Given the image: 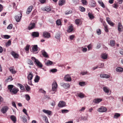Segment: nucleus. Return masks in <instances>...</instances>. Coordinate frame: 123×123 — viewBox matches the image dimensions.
<instances>
[{"instance_id":"obj_8","label":"nucleus","mask_w":123,"mask_h":123,"mask_svg":"<svg viewBox=\"0 0 123 123\" xmlns=\"http://www.w3.org/2000/svg\"><path fill=\"white\" fill-rule=\"evenodd\" d=\"M35 26V24L34 23H32L29 25L28 29L29 30H31L34 28Z\"/></svg>"},{"instance_id":"obj_37","label":"nucleus","mask_w":123,"mask_h":123,"mask_svg":"<svg viewBox=\"0 0 123 123\" xmlns=\"http://www.w3.org/2000/svg\"><path fill=\"white\" fill-rule=\"evenodd\" d=\"M115 41L113 40H111L110 41V45L113 47L114 46L115 44Z\"/></svg>"},{"instance_id":"obj_64","label":"nucleus","mask_w":123,"mask_h":123,"mask_svg":"<svg viewBox=\"0 0 123 123\" xmlns=\"http://www.w3.org/2000/svg\"><path fill=\"white\" fill-rule=\"evenodd\" d=\"M44 120L45 121L46 123H49L48 121V120L47 117L46 116L44 117Z\"/></svg>"},{"instance_id":"obj_15","label":"nucleus","mask_w":123,"mask_h":123,"mask_svg":"<svg viewBox=\"0 0 123 123\" xmlns=\"http://www.w3.org/2000/svg\"><path fill=\"white\" fill-rule=\"evenodd\" d=\"M106 19L107 22L110 25L112 26L114 25V23L111 21L109 17L106 18Z\"/></svg>"},{"instance_id":"obj_13","label":"nucleus","mask_w":123,"mask_h":123,"mask_svg":"<svg viewBox=\"0 0 123 123\" xmlns=\"http://www.w3.org/2000/svg\"><path fill=\"white\" fill-rule=\"evenodd\" d=\"M102 101V99L101 98H97L94 99L93 100V102L96 104H98Z\"/></svg>"},{"instance_id":"obj_30","label":"nucleus","mask_w":123,"mask_h":123,"mask_svg":"<svg viewBox=\"0 0 123 123\" xmlns=\"http://www.w3.org/2000/svg\"><path fill=\"white\" fill-rule=\"evenodd\" d=\"M14 68L13 67H12L9 68V70L13 74H15L16 73V71L14 70Z\"/></svg>"},{"instance_id":"obj_39","label":"nucleus","mask_w":123,"mask_h":123,"mask_svg":"<svg viewBox=\"0 0 123 123\" xmlns=\"http://www.w3.org/2000/svg\"><path fill=\"white\" fill-rule=\"evenodd\" d=\"M18 86H19L21 90H24L25 88L24 86L22 85L19 83H18Z\"/></svg>"},{"instance_id":"obj_25","label":"nucleus","mask_w":123,"mask_h":123,"mask_svg":"<svg viewBox=\"0 0 123 123\" xmlns=\"http://www.w3.org/2000/svg\"><path fill=\"white\" fill-rule=\"evenodd\" d=\"M98 2L100 4V5L103 8H105V5L101 0H99L98 1Z\"/></svg>"},{"instance_id":"obj_19","label":"nucleus","mask_w":123,"mask_h":123,"mask_svg":"<svg viewBox=\"0 0 123 123\" xmlns=\"http://www.w3.org/2000/svg\"><path fill=\"white\" fill-rule=\"evenodd\" d=\"M33 8L32 6H29L27 9V11L26 12V13L27 14H29L31 12Z\"/></svg>"},{"instance_id":"obj_34","label":"nucleus","mask_w":123,"mask_h":123,"mask_svg":"<svg viewBox=\"0 0 123 123\" xmlns=\"http://www.w3.org/2000/svg\"><path fill=\"white\" fill-rule=\"evenodd\" d=\"M88 116H84L81 117V120L84 121H86L88 120Z\"/></svg>"},{"instance_id":"obj_24","label":"nucleus","mask_w":123,"mask_h":123,"mask_svg":"<svg viewBox=\"0 0 123 123\" xmlns=\"http://www.w3.org/2000/svg\"><path fill=\"white\" fill-rule=\"evenodd\" d=\"M103 89L104 91L106 93H108L109 91V88L106 87H103Z\"/></svg>"},{"instance_id":"obj_38","label":"nucleus","mask_w":123,"mask_h":123,"mask_svg":"<svg viewBox=\"0 0 123 123\" xmlns=\"http://www.w3.org/2000/svg\"><path fill=\"white\" fill-rule=\"evenodd\" d=\"M13 86L12 85H9L8 86L7 88L9 90L10 92V90H12L13 89Z\"/></svg>"},{"instance_id":"obj_56","label":"nucleus","mask_w":123,"mask_h":123,"mask_svg":"<svg viewBox=\"0 0 123 123\" xmlns=\"http://www.w3.org/2000/svg\"><path fill=\"white\" fill-rule=\"evenodd\" d=\"M12 27V24H9L7 27V29H11Z\"/></svg>"},{"instance_id":"obj_32","label":"nucleus","mask_w":123,"mask_h":123,"mask_svg":"<svg viewBox=\"0 0 123 123\" xmlns=\"http://www.w3.org/2000/svg\"><path fill=\"white\" fill-rule=\"evenodd\" d=\"M53 64V62L50 60H48L45 62V64L47 66H49Z\"/></svg>"},{"instance_id":"obj_48","label":"nucleus","mask_w":123,"mask_h":123,"mask_svg":"<svg viewBox=\"0 0 123 123\" xmlns=\"http://www.w3.org/2000/svg\"><path fill=\"white\" fill-rule=\"evenodd\" d=\"M60 34L57 33L55 35V37L57 39H59L60 37Z\"/></svg>"},{"instance_id":"obj_40","label":"nucleus","mask_w":123,"mask_h":123,"mask_svg":"<svg viewBox=\"0 0 123 123\" xmlns=\"http://www.w3.org/2000/svg\"><path fill=\"white\" fill-rule=\"evenodd\" d=\"M25 96L26 99L27 101H29L30 99V97L28 94H26L25 95Z\"/></svg>"},{"instance_id":"obj_58","label":"nucleus","mask_w":123,"mask_h":123,"mask_svg":"<svg viewBox=\"0 0 123 123\" xmlns=\"http://www.w3.org/2000/svg\"><path fill=\"white\" fill-rule=\"evenodd\" d=\"M30 45H27L25 47V49L26 51H27L29 50Z\"/></svg>"},{"instance_id":"obj_51","label":"nucleus","mask_w":123,"mask_h":123,"mask_svg":"<svg viewBox=\"0 0 123 123\" xmlns=\"http://www.w3.org/2000/svg\"><path fill=\"white\" fill-rule=\"evenodd\" d=\"M3 36L4 37V38H5L6 39H8L10 37V36L8 35H3Z\"/></svg>"},{"instance_id":"obj_31","label":"nucleus","mask_w":123,"mask_h":123,"mask_svg":"<svg viewBox=\"0 0 123 123\" xmlns=\"http://www.w3.org/2000/svg\"><path fill=\"white\" fill-rule=\"evenodd\" d=\"M73 26L71 25L68 28V29L67 31L68 32H70L73 31Z\"/></svg>"},{"instance_id":"obj_47","label":"nucleus","mask_w":123,"mask_h":123,"mask_svg":"<svg viewBox=\"0 0 123 123\" xmlns=\"http://www.w3.org/2000/svg\"><path fill=\"white\" fill-rule=\"evenodd\" d=\"M77 95L78 96L81 98H83L84 97V95L82 93H78Z\"/></svg>"},{"instance_id":"obj_9","label":"nucleus","mask_w":123,"mask_h":123,"mask_svg":"<svg viewBox=\"0 0 123 123\" xmlns=\"http://www.w3.org/2000/svg\"><path fill=\"white\" fill-rule=\"evenodd\" d=\"M34 63L37 66L40 68H42L43 66V65L42 63L38 60Z\"/></svg>"},{"instance_id":"obj_22","label":"nucleus","mask_w":123,"mask_h":123,"mask_svg":"<svg viewBox=\"0 0 123 123\" xmlns=\"http://www.w3.org/2000/svg\"><path fill=\"white\" fill-rule=\"evenodd\" d=\"M10 118L14 123H15L16 121V118L15 116L14 115H11L10 117Z\"/></svg>"},{"instance_id":"obj_46","label":"nucleus","mask_w":123,"mask_h":123,"mask_svg":"<svg viewBox=\"0 0 123 123\" xmlns=\"http://www.w3.org/2000/svg\"><path fill=\"white\" fill-rule=\"evenodd\" d=\"M61 111L62 113L64 114L68 113L69 111L67 109H63Z\"/></svg>"},{"instance_id":"obj_49","label":"nucleus","mask_w":123,"mask_h":123,"mask_svg":"<svg viewBox=\"0 0 123 123\" xmlns=\"http://www.w3.org/2000/svg\"><path fill=\"white\" fill-rule=\"evenodd\" d=\"M106 99H107L109 100H112L114 99V98L112 96H110L107 97Z\"/></svg>"},{"instance_id":"obj_33","label":"nucleus","mask_w":123,"mask_h":123,"mask_svg":"<svg viewBox=\"0 0 123 123\" xmlns=\"http://www.w3.org/2000/svg\"><path fill=\"white\" fill-rule=\"evenodd\" d=\"M101 57L103 59H106L107 58V55L106 54H103L101 55Z\"/></svg>"},{"instance_id":"obj_53","label":"nucleus","mask_w":123,"mask_h":123,"mask_svg":"<svg viewBox=\"0 0 123 123\" xmlns=\"http://www.w3.org/2000/svg\"><path fill=\"white\" fill-rule=\"evenodd\" d=\"M80 10L82 12H84L85 10V8L83 7H80Z\"/></svg>"},{"instance_id":"obj_60","label":"nucleus","mask_w":123,"mask_h":123,"mask_svg":"<svg viewBox=\"0 0 123 123\" xmlns=\"http://www.w3.org/2000/svg\"><path fill=\"white\" fill-rule=\"evenodd\" d=\"M104 30L106 32H108V27L106 25H104Z\"/></svg>"},{"instance_id":"obj_57","label":"nucleus","mask_w":123,"mask_h":123,"mask_svg":"<svg viewBox=\"0 0 123 123\" xmlns=\"http://www.w3.org/2000/svg\"><path fill=\"white\" fill-rule=\"evenodd\" d=\"M81 2L82 4L85 5H87V1L86 0H82Z\"/></svg>"},{"instance_id":"obj_2","label":"nucleus","mask_w":123,"mask_h":123,"mask_svg":"<svg viewBox=\"0 0 123 123\" xmlns=\"http://www.w3.org/2000/svg\"><path fill=\"white\" fill-rule=\"evenodd\" d=\"M42 35L44 38H48L50 37L49 33L47 31H44Z\"/></svg>"},{"instance_id":"obj_20","label":"nucleus","mask_w":123,"mask_h":123,"mask_svg":"<svg viewBox=\"0 0 123 123\" xmlns=\"http://www.w3.org/2000/svg\"><path fill=\"white\" fill-rule=\"evenodd\" d=\"M41 52L42 55L45 58H48V57L49 56L48 54L44 50H42L41 51Z\"/></svg>"},{"instance_id":"obj_1","label":"nucleus","mask_w":123,"mask_h":123,"mask_svg":"<svg viewBox=\"0 0 123 123\" xmlns=\"http://www.w3.org/2000/svg\"><path fill=\"white\" fill-rule=\"evenodd\" d=\"M107 110V109L105 107L102 106L99 108L97 111L99 112H106Z\"/></svg>"},{"instance_id":"obj_28","label":"nucleus","mask_w":123,"mask_h":123,"mask_svg":"<svg viewBox=\"0 0 123 123\" xmlns=\"http://www.w3.org/2000/svg\"><path fill=\"white\" fill-rule=\"evenodd\" d=\"M40 77L37 75H36L34 79L35 82L36 83H37L38 81L40 80Z\"/></svg>"},{"instance_id":"obj_55","label":"nucleus","mask_w":123,"mask_h":123,"mask_svg":"<svg viewBox=\"0 0 123 123\" xmlns=\"http://www.w3.org/2000/svg\"><path fill=\"white\" fill-rule=\"evenodd\" d=\"M88 15L90 18L91 19H92L94 18V17L93 15L90 13H88Z\"/></svg>"},{"instance_id":"obj_23","label":"nucleus","mask_w":123,"mask_h":123,"mask_svg":"<svg viewBox=\"0 0 123 123\" xmlns=\"http://www.w3.org/2000/svg\"><path fill=\"white\" fill-rule=\"evenodd\" d=\"M118 31H122V26L120 23H119L118 24Z\"/></svg>"},{"instance_id":"obj_11","label":"nucleus","mask_w":123,"mask_h":123,"mask_svg":"<svg viewBox=\"0 0 123 123\" xmlns=\"http://www.w3.org/2000/svg\"><path fill=\"white\" fill-rule=\"evenodd\" d=\"M89 5L90 7H94L96 6V2L94 0H92L90 2Z\"/></svg>"},{"instance_id":"obj_3","label":"nucleus","mask_w":123,"mask_h":123,"mask_svg":"<svg viewBox=\"0 0 123 123\" xmlns=\"http://www.w3.org/2000/svg\"><path fill=\"white\" fill-rule=\"evenodd\" d=\"M64 80L68 82H70L71 80V78L70 75L69 74H67L65 76Z\"/></svg>"},{"instance_id":"obj_41","label":"nucleus","mask_w":123,"mask_h":123,"mask_svg":"<svg viewBox=\"0 0 123 123\" xmlns=\"http://www.w3.org/2000/svg\"><path fill=\"white\" fill-rule=\"evenodd\" d=\"M79 84L81 86H84L86 85L85 82L84 81L80 82L79 83Z\"/></svg>"},{"instance_id":"obj_4","label":"nucleus","mask_w":123,"mask_h":123,"mask_svg":"<svg viewBox=\"0 0 123 123\" xmlns=\"http://www.w3.org/2000/svg\"><path fill=\"white\" fill-rule=\"evenodd\" d=\"M52 89L53 91H55L56 90L57 85L56 82L55 81L53 82L52 85Z\"/></svg>"},{"instance_id":"obj_29","label":"nucleus","mask_w":123,"mask_h":123,"mask_svg":"<svg viewBox=\"0 0 123 123\" xmlns=\"http://www.w3.org/2000/svg\"><path fill=\"white\" fill-rule=\"evenodd\" d=\"M33 77V74H32L31 73H29V75H28L27 77V78L29 80H31Z\"/></svg>"},{"instance_id":"obj_36","label":"nucleus","mask_w":123,"mask_h":123,"mask_svg":"<svg viewBox=\"0 0 123 123\" xmlns=\"http://www.w3.org/2000/svg\"><path fill=\"white\" fill-rule=\"evenodd\" d=\"M25 88L26 90L27 91H29L30 90L31 88L29 86L26 84L25 85Z\"/></svg>"},{"instance_id":"obj_27","label":"nucleus","mask_w":123,"mask_h":123,"mask_svg":"<svg viewBox=\"0 0 123 123\" xmlns=\"http://www.w3.org/2000/svg\"><path fill=\"white\" fill-rule=\"evenodd\" d=\"M116 70L118 72H122L123 71V68L121 67H118L116 68Z\"/></svg>"},{"instance_id":"obj_7","label":"nucleus","mask_w":123,"mask_h":123,"mask_svg":"<svg viewBox=\"0 0 123 123\" xmlns=\"http://www.w3.org/2000/svg\"><path fill=\"white\" fill-rule=\"evenodd\" d=\"M8 107L7 106H4L1 109V111L3 113H5L8 110Z\"/></svg>"},{"instance_id":"obj_45","label":"nucleus","mask_w":123,"mask_h":123,"mask_svg":"<svg viewBox=\"0 0 123 123\" xmlns=\"http://www.w3.org/2000/svg\"><path fill=\"white\" fill-rule=\"evenodd\" d=\"M28 64L30 65H33V62L32 60L30 59H28Z\"/></svg>"},{"instance_id":"obj_50","label":"nucleus","mask_w":123,"mask_h":123,"mask_svg":"<svg viewBox=\"0 0 123 123\" xmlns=\"http://www.w3.org/2000/svg\"><path fill=\"white\" fill-rule=\"evenodd\" d=\"M72 12V11L71 10H68L65 12V13L66 15H68L69 14L71 13Z\"/></svg>"},{"instance_id":"obj_52","label":"nucleus","mask_w":123,"mask_h":123,"mask_svg":"<svg viewBox=\"0 0 123 123\" xmlns=\"http://www.w3.org/2000/svg\"><path fill=\"white\" fill-rule=\"evenodd\" d=\"M57 71V70L56 69L54 68L51 69L50 71V72H52L53 73H55Z\"/></svg>"},{"instance_id":"obj_16","label":"nucleus","mask_w":123,"mask_h":123,"mask_svg":"<svg viewBox=\"0 0 123 123\" xmlns=\"http://www.w3.org/2000/svg\"><path fill=\"white\" fill-rule=\"evenodd\" d=\"M100 77L101 78H108L110 77V75L105 74H102L100 75Z\"/></svg>"},{"instance_id":"obj_17","label":"nucleus","mask_w":123,"mask_h":123,"mask_svg":"<svg viewBox=\"0 0 123 123\" xmlns=\"http://www.w3.org/2000/svg\"><path fill=\"white\" fill-rule=\"evenodd\" d=\"M32 36L34 37H37L39 35V33L38 32H33L32 33Z\"/></svg>"},{"instance_id":"obj_61","label":"nucleus","mask_w":123,"mask_h":123,"mask_svg":"<svg viewBox=\"0 0 123 123\" xmlns=\"http://www.w3.org/2000/svg\"><path fill=\"white\" fill-rule=\"evenodd\" d=\"M56 24L58 25H59L61 24V21L60 20H57L56 21Z\"/></svg>"},{"instance_id":"obj_18","label":"nucleus","mask_w":123,"mask_h":123,"mask_svg":"<svg viewBox=\"0 0 123 123\" xmlns=\"http://www.w3.org/2000/svg\"><path fill=\"white\" fill-rule=\"evenodd\" d=\"M42 111L44 113L47 114L48 115H51L52 113V112L51 111L49 110H46L45 109H43Z\"/></svg>"},{"instance_id":"obj_14","label":"nucleus","mask_w":123,"mask_h":123,"mask_svg":"<svg viewBox=\"0 0 123 123\" xmlns=\"http://www.w3.org/2000/svg\"><path fill=\"white\" fill-rule=\"evenodd\" d=\"M18 91V90L16 88H13L12 90H10V92L13 94H16Z\"/></svg>"},{"instance_id":"obj_26","label":"nucleus","mask_w":123,"mask_h":123,"mask_svg":"<svg viewBox=\"0 0 123 123\" xmlns=\"http://www.w3.org/2000/svg\"><path fill=\"white\" fill-rule=\"evenodd\" d=\"M75 23L77 25H79L81 23V20L80 19H76L75 20Z\"/></svg>"},{"instance_id":"obj_59","label":"nucleus","mask_w":123,"mask_h":123,"mask_svg":"<svg viewBox=\"0 0 123 123\" xmlns=\"http://www.w3.org/2000/svg\"><path fill=\"white\" fill-rule=\"evenodd\" d=\"M87 48L88 49V51L91 50L92 48V45L91 44H89L87 46Z\"/></svg>"},{"instance_id":"obj_43","label":"nucleus","mask_w":123,"mask_h":123,"mask_svg":"<svg viewBox=\"0 0 123 123\" xmlns=\"http://www.w3.org/2000/svg\"><path fill=\"white\" fill-rule=\"evenodd\" d=\"M11 41L10 40H8V41L6 43V45L7 46H9L11 44Z\"/></svg>"},{"instance_id":"obj_54","label":"nucleus","mask_w":123,"mask_h":123,"mask_svg":"<svg viewBox=\"0 0 123 123\" xmlns=\"http://www.w3.org/2000/svg\"><path fill=\"white\" fill-rule=\"evenodd\" d=\"M82 48L81 50L83 52H86L87 51V49L86 48L82 47Z\"/></svg>"},{"instance_id":"obj_21","label":"nucleus","mask_w":123,"mask_h":123,"mask_svg":"<svg viewBox=\"0 0 123 123\" xmlns=\"http://www.w3.org/2000/svg\"><path fill=\"white\" fill-rule=\"evenodd\" d=\"M38 50V48L37 45H34L32 48V51L33 52L37 51Z\"/></svg>"},{"instance_id":"obj_10","label":"nucleus","mask_w":123,"mask_h":123,"mask_svg":"<svg viewBox=\"0 0 123 123\" xmlns=\"http://www.w3.org/2000/svg\"><path fill=\"white\" fill-rule=\"evenodd\" d=\"M66 105V103L63 101H60L58 104V106L59 107H62L65 106Z\"/></svg>"},{"instance_id":"obj_35","label":"nucleus","mask_w":123,"mask_h":123,"mask_svg":"<svg viewBox=\"0 0 123 123\" xmlns=\"http://www.w3.org/2000/svg\"><path fill=\"white\" fill-rule=\"evenodd\" d=\"M65 1L64 0H60L59 5V6H62L63 5Z\"/></svg>"},{"instance_id":"obj_12","label":"nucleus","mask_w":123,"mask_h":123,"mask_svg":"<svg viewBox=\"0 0 123 123\" xmlns=\"http://www.w3.org/2000/svg\"><path fill=\"white\" fill-rule=\"evenodd\" d=\"M11 54L14 58L15 59L18 58L19 56V55L14 51H12L11 52Z\"/></svg>"},{"instance_id":"obj_62","label":"nucleus","mask_w":123,"mask_h":123,"mask_svg":"<svg viewBox=\"0 0 123 123\" xmlns=\"http://www.w3.org/2000/svg\"><path fill=\"white\" fill-rule=\"evenodd\" d=\"M23 112H24L25 113V114L26 115L28 116V114L27 112V110L25 109L24 108V109H23Z\"/></svg>"},{"instance_id":"obj_42","label":"nucleus","mask_w":123,"mask_h":123,"mask_svg":"<svg viewBox=\"0 0 123 123\" xmlns=\"http://www.w3.org/2000/svg\"><path fill=\"white\" fill-rule=\"evenodd\" d=\"M120 116V114L118 113H116L114 116V118L117 119Z\"/></svg>"},{"instance_id":"obj_63","label":"nucleus","mask_w":123,"mask_h":123,"mask_svg":"<svg viewBox=\"0 0 123 123\" xmlns=\"http://www.w3.org/2000/svg\"><path fill=\"white\" fill-rule=\"evenodd\" d=\"M97 33L98 35L101 34V30L100 29H98L97 30Z\"/></svg>"},{"instance_id":"obj_6","label":"nucleus","mask_w":123,"mask_h":123,"mask_svg":"<svg viewBox=\"0 0 123 123\" xmlns=\"http://www.w3.org/2000/svg\"><path fill=\"white\" fill-rule=\"evenodd\" d=\"M22 14L20 13L19 14V15H16L15 17V19L17 22H18L20 21L21 18L22 17Z\"/></svg>"},{"instance_id":"obj_5","label":"nucleus","mask_w":123,"mask_h":123,"mask_svg":"<svg viewBox=\"0 0 123 123\" xmlns=\"http://www.w3.org/2000/svg\"><path fill=\"white\" fill-rule=\"evenodd\" d=\"M60 85L65 89H67L69 87L70 85L68 84L62 82L60 84Z\"/></svg>"},{"instance_id":"obj_44","label":"nucleus","mask_w":123,"mask_h":123,"mask_svg":"<svg viewBox=\"0 0 123 123\" xmlns=\"http://www.w3.org/2000/svg\"><path fill=\"white\" fill-rule=\"evenodd\" d=\"M104 65V64L103 63H99L98 65V68H103V67Z\"/></svg>"}]
</instances>
